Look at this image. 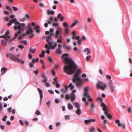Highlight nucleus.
I'll list each match as a JSON object with an SVG mask.
<instances>
[{
    "instance_id": "f257e3e1",
    "label": "nucleus",
    "mask_w": 132,
    "mask_h": 132,
    "mask_svg": "<svg viewBox=\"0 0 132 132\" xmlns=\"http://www.w3.org/2000/svg\"><path fill=\"white\" fill-rule=\"evenodd\" d=\"M69 55L67 54H63L61 58L63 59L64 64H68L63 68L64 72L68 75H71L74 73L76 69L77 65L72 59H69L67 56Z\"/></svg>"
},
{
    "instance_id": "f03ea898",
    "label": "nucleus",
    "mask_w": 132,
    "mask_h": 132,
    "mask_svg": "<svg viewBox=\"0 0 132 132\" xmlns=\"http://www.w3.org/2000/svg\"><path fill=\"white\" fill-rule=\"evenodd\" d=\"M81 73L80 70H78L72 79L73 82L75 83L76 86L78 88L81 86L82 83V79L80 77Z\"/></svg>"
},
{
    "instance_id": "7ed1b4c3",
    "label": "nucleus",
    "mask_w": 132,
    "mask_h": 132,
    "mask_svg": "<svg viewBox=\"0 0 132 132\" xmlns=\"http://www.w3.org/2000/svg\"><path fill=\"white\" fill-rule=\"evenodd\" d=\"M15 24L16 25L14 27V29L16 30L18 29L19 30L15 34V37H17L19 34L21 33V31L23 30V28H21L22 27H24L25 24L24 23H21L19 22H17L15 23Z\"/></svg>"
},
{
    "instance_id": "20e7f679",
    "label": "nucleus",
    "mask_w": 132,
    "mask_h": 132,
    "mask_svg": "<svg viewBox=\"0 0 132 132\" xmlns=\"http://www.w3.org/2000/svg\"><path fill=\"white\" fill-rule=\"evenodd\" d=\"M62 29L61 27H58L57 29V30L55 32V37L56 38H60L57 40V42L58 43H61L62 40L61 39L62 38Z\"/></svg>"
},
{
    "instance_id": "39448f33",
    "label": "nucleus",
    "mask_w": 132,
    "mask_h": 132,
    "mask_svg": "<svg viewBox=\"0 0 132 132\" xmlns=\"http://www.w3.org/2000/svg\"><path fill=\"white\" fill-rule=\"evenodd\" d=\"M50 39H52V37L51 36H47L46 38V40L50 48L52 49H54L57 46V43L56 42L53 41L49 42V40Z\"/></svg>"
},
{
    "instance_id": "423d86ee",
    "label": "nucleus",
    "mask_w": 132,
    "mask_h": 132,
    "mask_svg": "<svg viewBox=\"0 0 132 132\" xmlns=\"http://www.w3.org/2000/svg\"><path fill=\"white\" fill-rule=\"evenodd\" d=\"M101 106L103 107L102 109L104 111V114L109 119H111L112 116L111 114L108 113V111L107 107L104 102L102 103Z\"/></svg>"
},
{
    "instance_id": "0eeeda50",
    "label": "nucleus",
    "mask_w": 132,
    "mask_h": 132,
    "mask_svg": "<svg viewBox=\"0 0 132 132\" xmlns=\"http://www.w3.org/2000/svg\"><path fill=\"white\" fill-rule=\"evenodd\" d=\"M10 59L14 61L21 62L22 64H23L24 62V61L16 57V56L13 54L10 53Z\"/></svg>"
},
{
    "instance_id": "6e6552de",
    "label": "nucleus",
    "mask_w": 132,
    "mask_h": 132,
    "mask_svg": "<svg viewBox=\"0 0 132 132\" xmlns=\"http://www.w3.org/2000/svg\"><path fill=\"white\" fill-rule=\"evenodd\" d=\"M106 87V84L101 81H98L96 84L97 88H100L102 90H104L105 88Z\"/></svg>"
},
{
    "instance_id": "1a4fd4ad",
    "label": "nucleus",
    "mask_w": 132,
    "mask_h": 132,
    "mask_svg": "<svg viewBox=\"0 0 132 132\" xmlns=\"http://www.w3.org/2000/svg\"><path fill=\"white\" fill-rule=\"evenodd\" d=\"M9 33L10 31L9 30H7L5 32V35H4L0 36V38H5L6 40L8 41L9 40L8 39H10L11 38V37L9 36Z\"/></svg>"
},
{
    "instance_id": "9d476101",
    "label": "nucleus",
    "mask_w": 132,
    "mask_h": 132,
    "mask_svg": "<svg viewBox=\"0 0 132 132\" xmlns=\"http://www.w3.org/2000/svg\"><path fill=\"white\" fill-rule=\"evenodd\" d=\"M84 96L87 98H89L91 97L90 94L88 93L87 92L88 91V88L85 87L84 88Z\"/></svg>"
},
{
    "instance_id": "9b49d317",
    "label": "nucleus",
    "mask_w": 132,
    "mask_h": 132,
    "mask_svg": "<svg viewBox=\"0 0 132 132\" xmlns=\"http://www.w3.org/2000/svg\"><path fill=\"white\" fill-rule=\"evenodd\" d=\"M27 28L28 30L26 32L27 34H29L33 32V30L30 23L28 24Z\"/></svg>"
},
{
    "instance_id": "f8f14e48",
    "label": "nucleus",
    "mask_w": 132,
    "mask_h": 132,
    "mask_svg": "<svg viewBox=\"0 0 132 132\" xmlns=\"http://www.w3.org/2000/svg\"><path fill=\"white\" fill-rule=\"evenodd\" d=\"M108 86L109 87L111 92H113L115 89V87L113 85L112 81L111 80H110V82L108 84Z\"/></svg>"
},
{
    "instance_id": "ddd939ff",
    "label": "nucleus",
    "mask_w": 132,
    "mask_h": 132,
    "mask_svg": "<svg viewBox=\"0 0 132 132\" xmlns=\"http://www.w3.org/2000/svg\"><path fill=\"white\" fill-rule=\"evenodd\" d=\"M35 23L34 22V26H35L34 27V29L36 33L39 34L40 32V30L39 29V26L38 25H35Z\"/></svg>"
},
{
    "instance_id": "4468645a",
    "label": "nucleus",
    "mask_w": 132,
    "mask_h": 132,
    "mask_svg": "<svg viewBox=\"0 0 132 132\" xmlns=\"http://www.w3.org/2000/svg\"><path fill=\"white\" fill-rule=\"evenodd\" d=\"M115 123L118 124V126L119 127L122 126V128L124 129L125 128V125H123L122 123H120V121L119 120L117 119L115 121Z\"/></svg>"
},
{
    "instance_id": "2eb2a0df",
    "label": "nucleus",
    "mask_w": 132,
    "mask_h": 132,
    "mask_svg": "<svg viewBox=\"0 0 132 132\" xmlns=\"http://www.w3.org/2000/svg\"><path fill=\"white\" fill-rule=\"evenodd\" d=\"M41 77L43 78L44 79V80H42V82H46L47 81V77L46 76L45 73H42Z\"/></svg>"
},
{
    "instance_id": "dca6fc26",
    "label": "nucleus",
    "mask_w": 132,
    "mask_h": 132,
    "mask_svg": "<svg viewBox=\"0 0 132 132\" xmlns=\"http://www.w3.org/2000/svg\"><path fill=\"white\" fill-rule=\"evenodd\" d=\"M55 53L58 54H61L62 53V51L61 50V48H57L55 50Z\"/></svg>"
},
{
    "instance_id": "f3484780",
    "label": "nucleus",
    "mask_w": 132,
    "mask_h": 132,
    "mask_svg": "<svg viewBox=\"0 0 132 132\" xmlns=\"http://www.w3.org/2000/svg\"><path fill=\"white\" fill-rule=\"evenodd\" d=\"M38 90L39 91L40 94V103L42 101V99L43 97L42 91V90L39 88L38 89Z\"/></svg>"
},
{
    "instance_id": "a211bd4d",
    "label": "nucleus",
    "mask_w": 132,
    "mask_h": 132,
    "mask_svg": "<svg viewBox=\"0 0 132 132\" xmlns=\"http://www.w3.org/2000/svg\"><path fill=\"white\" fill-rule=\"evenodd\" d=\"M70 98L71 102H73L75 99V94H73V93H71V94Z\"/></svg>"
},
{
    "instance_id": "6ab92c4d",
    "label": "nucleus",
    "mask_w": 132,
    "mask_h": 132,
    "mask_svg": "<svg viewBox=\"0 0 132 132\" xmlns=\"http://www.w3.org/2000/svg\"><path fill=\"white\" fill-rule=\"evenodd\" d=\"M7 69L5 67H2L1 70V72H3L1 73V75H3L6 72Z\"/></svg>"
},
{
    "instance_id": "aec40b11",
    "label": "nucleus",
    "mask_w": 132,
    "mask_h": 132,
    "mask_svg": "<svg viewBox=\"0 0 132 132\" xmlns=\"http://www.w3.org/2000/svg\"><path fill=\"white\" fill-rule=\"evenodd\" d=\"M84 52L85 53L86 52H87V53H86V54L87 55H88V54H89L90 53V50L88 48H87L85 49L84 50Z\"/></svg>"
},
{
    "instance_id": "412c9836",
    "label": "nucleus",
    "mask_w": 132,
    "mask_h": 132,
    "mask_svg": "<svg viewBox=\"0 0 132 132\" xmlns=\"http://www.w3.org/2000/svg\"><path fill=\"white\" fill-rule=\"evenodd\" d=\"M1 43L2 45L4 47H6L7 45V42L4 40H1Z\"/></svg>"
},
{
    "instance_id": "4be33fe9",
    "label": "nucleus",
    "mask_w": 132,
    "mask_h": 132,
    "mask_svg": "<svg viewBox=\"0 0 132 132\" xmlns=\"http://www.w3.org/2000/svg\"><path fill=\"white\" fill-rule=\"evenodd\" d=\"M76 112L77 114L78 115L80 114H81V110L79 108H77V110L76 111Z\"/></svg>"
},
{
    "instance_id": "5701e85b",
    "label": "nucleus",
    "mask_w": 132,
    "mask_h": 132,
    "mask_svg": "<svg viewBox=\"0 0 132 132\" xmlns=\"http://www.w3.org/2000/svg\"><path fill=\"white\" fill-rule=\"evenodd\" d=\"M45 53V51L44 50H43L41 54H39V56L41 57H43L44 56V54Z\"/></svg>"
},
{
    "instance_id": "b1692460",
    "label": "nucleus",
    "mask_w": 132,
    "mask_h": 132,
    "mask_svg": "<svg viewBox=\"0 0 132 132\" xmlns=\"http://www.w3.org/2000/svg\"><path fill=\"white\" fill-rule=\"evenodd\" d=\"M64 32L65 34L68 35L69 34V27L67 28H64Z\"/></svg>"
},
{
    "instance_id": "393cba45",
    "label": "nucleus",
    "mask_w": 132,
    "mask_h": 132,
    "mask_svg": "<svg viewBox=\"0 0 132 132\" xmlns=\"http://www.w3.org/2000/svg\"><path fill=\"white\" fill-rule=\"evenodd\" d=\"M68 107L69 109L70 110L72 109L73 108L72 105L70 103L68 104Z\"/></svg>"
},
{
    "instance_id": "a878e982",
    "label": "nucleus",
    "mask_w": 132,
    "mask_h": 132,
    "mask_svg": "<svg viewBox=\"0 0 132 132\" xmlns=\"http://www.w3.org/2000/svg\"><path fill=\"white\" fill-rule=\"evenodd\" d=\"M78 23V21L77 20H75L74 22L72 23L70 26V27H72L75 26V25Z\"/></svg>"
},
{
    "instance_id": "bb28decb",
    "label": "nucleus",
    "mask_w": 132,
    "mask_h": 132,
    "mask_svg": "<svg viewBox=\"0 0 132 132\" xmlns=\"http://www.w3.org/2000/svg\"><path fill=\"white\" fill-rule=\"evenodd\" d=\"M68 87H69L70 88V89L71 90L73 89L74 88V86L73 85H72V84L71 83L69 84L68 86Z\"/></svg>"
},
{
    "instance_id": "cd10ccee",
    "label": "nucleus",
    "mask_w": 132,
    "mask_h": 132,
    "mask_svg": "<svg viewBox=\"0 0 132 132\" xmlns=\"http://www.w3.org/2000/svg\"><path fill=\"white\" fill-rule=\"evenodd\" d=\"M75 106L76 108H80V105L77 102H75Z\"/></svg>"
},
{
    "instance_id": "c85d7f7f",
    "label": "nucleus",
    "mask_w": 132,
    "mask_h": 132,
    "mask_svg": "<svg viewBox=\"0 0 132 132\" xmlns=\"http://www.w3.org/2000/svg\"><path fill=\"white\" fill-rule=\"evenodd\" d=\"M54 12L53 11H50V10H48L47 11V13L48 14H54Z\"/></svg>"
},
{
    "instance_id": "c756f323",
    "label": "nucleus",
    "mask_w": 132,
    "mask_h": 132,
    "mask_svg": "<svg viewBox=\"0 0 132 132\" xmlns=\"http://www.w3.org/2000/svg\"><path fill=\"white\" fill-rule=\"evenodd\" d=\"M9 22L11 23H14L17 22V20L16 18L13 19L12 20H10L9 21Z\"/></svg>"
},
{
    "instance_id": "7c9ffc66",
    "label": "nucleus",
    "mask_w": 132,
    "mask_h": 132,
    "mask_svg": "<svg viewBox=\"0 0 132 132\" xmlns=\"http://www.w3.org/2000/svg\"><path fill=\"white\" fill-rule=\"evenodd\" d=\"M94 127L92 126L91 128L89 129V130L90 132H94L95 130Z\"/></svg>"
},
{
    "instance_id": "2f4dec72",
    "label": "nucleus",
    "mask_w": 132,
    "mask_h": 132,
    "mask_svg": "<svg viewBox=\"0 0 132 132\" xmlns=\"http://www.w3.org/2000/svg\"><path fill=\"white\" fill-rule=\"evenodd\" d=\"M63 25L64 27V28H68V24L67 22H64L63 23Z\"/></svg>"
},
{
    "instance_id": "473e14b6",
    "label": "nucleus",
    "mask_w": 132,
    "mask_h": 132,
    "mask_svg": "<svg viewBox=\"0 0 132 132\" xmlns=\"http://www.w3.org/2000/svg\"><path fill=\"white\" fill-rule=\"evenodd\" d=\"M84 122L87 125H89L90 123L89 119L85 120L84 121Z\"/></svg>"
},
{
    "instance_id": "72a5a7b5",
    "label": "nucleus",
    "mask_w": 132,
    "mask_h": 132,
    "mask_svg": "<svg viewBox=\"0 0 132 132\" xmlns=\"http://www.w3.org/2000/svg\"><path fill=\"white\" fill-rule=\"evenodd\" d=\"M60 90L61 92L63 93H65L67 92L66 90L63 88L61 89Z\"/></svg>"
},
{
    "instance_id": "f704fd0d",
    "label": "nucleus",
    "mask_w": 132,
    "mask_h": 132,
    "mask_svg": "<svg viewBox=\"0 0 132 132\" xmlns=\"http://www.w3.org/2000/svg\"><path fill=\"white\" fill-rule=\"evenodd\" d=\"M29 65L30 68H32L33 67V59L32 60V62L29 63Z\"/></svg>"
},
{
    "instance_id": "c9c22d12",
    "label": "nucleus",
    "mask_w": 132,
    "mask_h": 132,
    "mask_svg": "<svg viewBox=\"0 0 132 132\" xmlns=\"http://www.w3.org/2000/svg\"><path fill=\"white\" fill-rule=\"evenodd\" d=\"M20 42L22 43L23 44H24L25 45H27V42L26 40H21L20 41Z\"/></svg>"
},
{
    "instance_id": "e433bc0d",
    "label": "nucleus",
    "mask_w": 132,
    "mask_h": 132,
    "mask_svg": "<svg viewBox=\"0 0 132 132\" xmlns=\"http://www.w3.org/2000/svg\"><path fill=\"white\" fill-rule=\"evenodd\" d=\"M82 39H80L78 40L77 41V43L79 45L81 44V42L82 41Z\"/></svg>"
},
{
    "instance_id": "4c0bfd02",
    "label": "nucleus",
    "mask_w": 132,
    "mask_h": 132,
    "mask_svg": "<svg viewBox=\"0 0 132 132\" xmlns=\"http://www.w3.org/2000/svg\"><path fill=\"white\" fill-rule=\"evenodd\" d=\"M35 113L36 114L38 115H39L41 114L40 112L38 110H37Z\"/></svg>"
},
{
    "instance_id": "58836bf2",
    "label": "nucleus",
    "mask_w": 132,
    "mask_h": 132,
    "mask_svg": "<svg viewBox=\"0 0 132 132\" xmlns=\"http://www.w3.org/2000/svg\"><path fill=\"white\" fill-rule=\"evenodd\" d=\"M65 98L67 100H68L70 98V97L69 96V95L68 94H66L65 95Z\"/></svg>"
},
{
    "instance_id": "ea45409f",
    "label": "nucleus",
    "mask_w": 132,
    "mask_h": 132,
    "mask_svg": "<svg viewBox=\"0 0 132 132\" xmlns=\"http://www.w3.org/2000/svg\"><path fill=\"white\" fill-rule=\"evenodd\" d=\"M6 8L7 10H9L11 11H12V10L11 9V8L10 7H9L7 5H6Z\"/></svg>"
},
{
    "instance_id": "a19ab883",
    "label": "nucleus",
    "mask_w": 132,
    "mask_h": 132,
    "mask_svg": "<svg viewBox=\"0 0 132 132\" xmlns=\"http://www.w3.org/2000/svg\"><path fill=\"white\" fill-rule=\"evenodd\" d=\"M91 56L90 55H88L86 57V59L87 61H88L90 60V58H91Z\"/></svg>"
},
{
    "instance_id": "79ce46f5",
    "label": "nucleus",
    "mask_w": 132,
    "mask_h": 132,
    "mask_svg": "<svg viewBox=\"0 0 132 132\" xmlns=\"http://www.w3.org/2000/svg\"><path fill=\"white\" fill-rule=\"evenodd\" d=\"M51 48L50 47H48V49H47V50L46 51V53H47L48 54H49L50 52V49Z\"/></svg>"
},
{
    "instance_id": "37998d69",
    "label": "nucleus",
    "mask_w": 132,
    "mask_h": 132,
    "mask_svg": "<svg viewBox=\"0 0 132 132\" xmlns=\"http://www.w3.org/2000/svg\"><path fill=\"white\" fill-rule=\"evenodd\" d=\"M96 100L97 101H98L100 100L101 102H102V101L103 100L102 98L101 97H98L96 99Z\"/></svg>"
},
{
    "instance_id": "c03bdc74",
    "label": "nucleus",
    "mask_w": 132,
    "mask_h": 132,
    "mask_svg": "<svg viewBox=\"0 0 132 132\" xmlns=\"http://www.w3.org/2000/svg\"><path fill=\"white\" fill-rule=\"evenodd\" d=\"M65 118L66 120H69L70 118L69 116L67 115L65 116Z\"/></svg>"
},
{
    "instance_id": "a18cd8bd",
    "label": "nucleus",
    "mask_w": 132,
    "mask_h": 132,
    "mask_svg": "<svg viewBox=\"0 0 132 132\" xmlns=\"http://www.w3.org/2000/svg\"><path fill=\"white\" fill-rule=\"evenodd\" d=\"M52 25L54 27H56L59 25V24L58 23H53Z\"/></svg>"
},
{
    "instance_id": "49530a36",
    "label": "nucleus",
    "mask_w": 132,
    "mask_h": 132,
    "mask_svg": "<svg viewBox=\"0 0 132 132\" xmlns=\"http://www.w3.org/2000/svg\"><path fill=\"white\" fill-rule=\"evenodd\" d=\"M60 84L58 83V82H56V83L55 86L56 87L59 88L60 86Z\"/></svg>"
},
{
    "instance_id": "de8ad7c7",
    "label": "nucleus",
    "mask_w": 132,
    "mask_h": 132,
    "mask_svg": "<svg viewBox=\"0 0 132 132\" xmlns=\"http://www.w3.org/2000/svg\"><path fill=\"white\" fill-rule=\"evenodd\" d=\"M90 122H95L96 120L95 119H89Z\"/></svg>"
},
{
    "instance_id": "09e8293b",
    "label": "nucleus",
    "mask_w": 132,
    "mask_h": 132,
    "mask_svg": "<svg viewBox=\"0 0 132 132\" xmlns=\"http://www.w3.org/2000/svg\"><path fill=\"white\" fill-rule=\"evenodd\" d=\"M38 61L39 59L38 58H37L36 59H35L34 58V63L35 62H38Z\"/></svg>"
},
{
    "instance_id": "8fccbe9b",
    "label": "nucleus",
    "mask_w": 132,
    "mask_h": 132,
    "mask_svg": "<svg viewBox=\"0 0 132 132\" xmlns=\"http://www.w3.org/2000/svg\"><path fill=\"white\" fill-rule=\"evenodd\" d=\"M38 72L39 71L38 70H36L34 71V73H35L36 75H37L38 74Z\"/></svg>"
},
{
    "instance_id": "3c124183",
    "label": "nucleus",
    "mask_w": 132,
    "mask_h": 132,
    "mask_svg": "<svg viewBox=\"0 0 132 132\" xmlns=\"http://www.w3.org/2000/svg\"><path fill=\"white\" fill-rule=\"evenodd\" d=\"M18 47L20 48H21V49H22L24 48V46L21 45H19L18 46Z\"/></svg>"
},
{
    "instance_id": "603ef678",
    "label": "nucleus",
    "mask_w": 132,
    "mask_h": 132,
    "mask_svg": "<svg viewBox=\"0 0 132 132\" xmlns=\"http://www.w3.org/2000/svg\"><path fill=\"white\" fill-rule=\"evenodd\" d=\"M45 85L47 87H49L50 86V84L48 82H45Z\"/></svg>"
},
{
    "instance_id": "864d4df0",
    "label": "nucleus",
    "mask_w": 132,
    "mask_h": 132,
    "mask_svg": "<svg viewBox=\"0 0 132 132\" xmlns=\"http://www.w3.org/2000/svg\"><path fill=\"white\" fill-rule=\"evenodd\" d=\"M51 72L52 74V75L53 76H54L55 75V71L53 69H52L51 70Z\"/></svg>"
},
{
    "instance_id": "5fc2aeb1",
    "label": "nucleus",
    "mask_w": 132,
    "mask_h": 132,
    "mask_svg": "<svg viewBox=\"0 0 132 132\" xmlns=\"http://www.w3.org/2000/svg\"><path fill=\"white\" fill-rule=\"evenodd\" d=\"M7 118V116H5L3 118L2 120L3 121H6V119Z\"/></svg>"
},
{
    "instance_id": "6e6d98bb",
    "label": "nucleus",
    "mask_w": 132,
    "mask_h": 132,
    "mask_svg": "<svg viewBox=\"0 0 132 132\" xmlns=\"http://www.w3.org/2000/svg\"><path fill=\"white\" fill-rule=\"evenodd\" d=\"M65 48L67 49L68 50H70L71 49V48L70 46L68 45H67V46H66V47H65Z\"/></svg>"
},
{
    "instance_id": "4d7b16f0",
    "label": "nucleus",
    "mask_w": 132,
    "mask_h": 132,
    "mask_svg": "<svg viewBox=\"0 0 132 132\" xmlns=\"http://www.w3.org/2000/svg\"><path fill=\"white\" fill-rule=\"evenodd\" d=\"M48 59L49 61L52 63L53 62V61L52 59L50 56L48 57Z\"/></svg>"
},
{
    "instance_id": "13d9d810",
    "label": "nucleus",
    "mask_w": 132,
    "mask_h": 132,
    "mask_svg": "<svg viewBox=\"0 0 132 132\" xmlns=\"http://www.w3.org/2000/svg\"><path fill=\"white\" fill-rule=\"evenodd\" d=\"M94 106V103H91V109L92 110H93Z\"/></svg>"
},
{
    "instance_id": "bf43d9fd",
    "label": "nucleus",
    "mask_w": 132,
    "mask_h": 132,
    "mask_svg": "<svg viewBox=\"0 0 132 132\" xmlns=\"http://www.w3.org/2000/svg\"><path fill=\"white\" fill-rule=\"evenodd\" d=\"M62 16V15L61 13H59L57 15V18L58 19H59Z\"/></svg>"
},
{
    "instance_id": "052dcab7",
    "label": "nucleus",
    "mask_w": 132,
    "mask_h": 132,
    "mask_svg": "<svg viewBox=\"0 0 132 132\" xmlns=\"http://www.w3.org/2000/svg\"><path fill=\"white\" fill-rule=\"evenodd\" d=\"M4 128V126L2 125H0V128L2 130H3Z\"/></svg>"
},
{
    "instance_id": "680f3d73",
    "label": "nucleus",
    "mask_w": 132,
    "mask_h": 132,
    "mask_svg": "<svg viewBox=\"0 0 132 132\" xmlns=\"http://www.w3.org/2000/svg\"><path fill=\"white\" fill-rule=\"evenodd\" d=\"M72 36H75L76 35V32L75 31H73L72 32Z\"/></svg>"
},
{
    "instance_id": "e2e57ef3",
    "label": "nucleus",
    "mask_w": 132,
    "mask_h": 132,
    "mask_svg": "<svg viewBox=\"0 0 132 132\" xmlns=\"http://www.w3.org/2000/svg\"><path fill=\"white\" fill-rule=\"evenodd\" d=\"M13 9L15 11H16L18 10V8L17 7H14V6H12Z\"/></svg>"
},
{
    "instance_id": "0e129e2a",
    "label": "nucleus",
    "mask_w": 132,
    "mask_h": 132,
    "mask_svg": "<svg viewBox=\"0 0 132 132\" xmlns=\"http://www.w3.org/2000/svg\"><path fill=\"white\" fill-rule=\"evenodd\" d=\"M107 121L105 119L104 121H103V126H105L106 124Z\"/></svg>"
},
{
    "instance_id": "69168bd1",
    "label": "nucleus",
    "mask_w": 132,
    "mask_h": 132,
    "mask_svg": "<svg viewBox=\"0 0 132 132\" xmlns=\"http://www.w3.org/2000/svg\"><path fill=\"white\" fill-rule=\"evenodd\" d=\"M29 15L28 14H26L25 15V18H26L27 19H28L29 18Z\"/></svg>"
},
{
    "instance_id": "338daca9",
    "label": "nucleus",
    "mask_w": 132,
    "mask_h": 132,
    "mask_svg": "<svg viewBox=\"0 0 132 132\" xmlns=\"http://www.w3.org/2000/svg\"><path fill=\"white\" fill-rule=\"evenodd\" d=\"M28 56L30 59H31L32 57V56L31 54L29 53L28 54Z\"/></svg>"
},
{
    "instance_id": "774afa93",
    "label": "nucleus",
    "mask_w": 132,
    "mask_h": 132,
    "mask_svg": "<svg viewBox=\"0 0 132 132\" xmlns=\"http://www.w3.org/2000/svg\"><path fill=\"white\" fill-rule=\"evenodd\" d=\"M48 91L51 94H53L54 93V92L51 90H49Z\"/></svg>"
}]
</instances>
